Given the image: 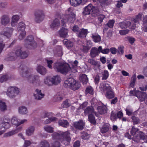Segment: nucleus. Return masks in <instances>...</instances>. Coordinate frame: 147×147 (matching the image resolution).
Returning a JSON list of instances; mask_svg holds the SVG:
<instances>
[{
    "instance_id": "nucleus-28",
    "label": "nucleus",
    "mask_w": 147,
    "mask_h": 147,
    "mask_svg": "<svg viewBox=\"0 0 147 147\" xmlns=\"http://www.w3.org/2000/svg\"><path fill=\"white\" fill-rule=\"evenodd\" d=\"M80 80L83 84H86L88 82V78L87 76L84 74H82L80 75Z\"/></svg>"
},
{
    "instance_id": "nucleus-5",
    "label": "nucleus",
    "mask_w": 147,
    "mask_h": 147,
    "mask_svg": "<svg viewBox=\"0 0 147 147\" xmlns=\"http://www.w3.org/2000/svg\"><path fill=\"white\" fill-rule=\"evenodd\" d=\"M19 92V91L18 88L15 87H12L8 89L7 94L10 98H13Z\"/></svg>"
},
{
    "instance_id": "nucleus-32",
    "label": "nucleus",
    "mask_w": 147,
    "mask_h": 147,
    "mask_svg": "<svg viewBox=\"0 0 147 147\" xmlns=\"http://www.w3.org/2000/svg\"><path fill=\"white\" fill-rule=\"evenodd\" d=\"M39 147H50V144L47 140H43L41 141L39 145Z\"/></svg>"
},
{
    "instance_id": "nucleus-38",
    "label": "nucleus",
    "mask_w": 147,
    "mask_h": 147,
    "mask_svg": "<svg viewBox=\"0 0 147 147\" xmlns=\"http://www.w3.org/2000/svg\"><path fill=\"white\" fill-rule=\"evenodd\" d=\"M52 78L51 77H48L44 79L45 83L48 86H51L52 85Z\"/></svg>"
},
{
    "instance_id": "nucleus-39",
    "label": "nucleus",
    "mask_w": 147,
    "mask_h": 147,
    "mask_svg": "<svg viewBox=\"0 0 147 147\" xmlns=\"http://www.w3.org/2000/svg\"><path fill=\"white\" fill-rule=\"evenodd\" d=\"M123 113L121 111H119L117 113V115L116 114L114 115V114L112 113L111 114V118L112 119H115L116 118V116H117V117L119 118H120L122 117L123 116Z\"/></svg>"
},
{
    "instance_id": "nucleus-34",
    "label": "nucleus",
    "mask_w": 147,
    "mask_h": 147,
    "mask_svg": "<svg viewBox=\"0 0 147 147\" xmlns=\"http://www.w3.org/2000/svg\"><path fill=\"white\" fill-rule=\"evenodd\" d=\"M26 28L25 24L22 22H20L18 25L17 29L18 31H25Z\"/></svg>"
},
{
    "instance_id": "nucleus-16",
    "label": "nucleus",
    "mask_w": 147,
    "mask_h": 147,
    "mask_svg": "<svg viewBox=\"0 0 147 147\" xmlns=\"http://www.w3.org/2000/svg\"><path fill=\"white\" fill-rule=\"evenodd\" d=\"M88 33L87 29L82 28L80 30L79 32L77 33V36L81 38L86 37Z\"/></svg>"
},
{
    "instance_id": "nucleus-8",
    "label": "nucleus",
    "mask_w": 147,
    "mask_h": 147,
    "mask_svg": "<svg viewBox=\"0 0 147 147\" xmlns=\"http://www.w3.org/2000/svg\"><path fill=\"white\" fill-rule=\"evenodd\" d=\"M13 30V29L12 28H5L1 32V34L7 38H9L11 37Z\"/></svg>"
},
{
    "instance_id": "nucleus-4",
    "label": "nucleus",
    "mask_w": 147,
    "mask_h": 147,
    "mask_svg": "<svg viewBox=\"0 0 147 147\" xmlns=\"http://www.w3.org/2000/svg\"><path fill=\"white\" fill-rule=\"evenodd\" d=\"M24 46L28 49H34L37 47V43L34 40L33 36L30 35L27 37L25 40Z\"/></svg>"
},
{
    "instance_id": "nucleus-24",
    "label": "nucleus",
    "mask_w": 147,
    "mask_h": 147,
    "mask_svg": "<svg viewBox=\"0 0 147 147\" xmlns=\"http://www.w3.org/2000/svg\"><path fill=\"white\" fill-rule=\"evenodd\" d=\"M131 24V23L130 22L125 21L119 23V25L121 28L123 29L127 28L130 26Z\"/></svg>"
},
{
    "instance_id": "nucleus-44",
    "label": "nucleus",
    "mask_w": 147,
    "mask_h": 147,
    "mask_svg": "<svg viewBox=\"0 0 147 147\" xmlns=\"http://www.w3.org/2000/svg\"><path fill=\"white\" fill-rule=\"evenodd\" d=\"M88 119L89 121L91 124L93 125L96 124V121L95 120L94 117L93 115H88Z\"/></svg>"
},
{
    "instance_id": "nucleus-43",
    "label": "nucleus",
    "mask_w": 147,
    "mask_h": 147,
    "mask_svg": "<svg viewBox=\"0 0 147 147\" xmlns=\"http://www.w3.org/2000/svg\"><path fill=\"white\" fill-rule=\"evenodd\" d=\"M7 110V106L5 102L0 100V110L3 111Z\"/></svg>"
},
{
    "instance_id": "nucleus-27",
    "label": "nucleus",
    "mask_w": 147,
    "mask_h": 147,
    "mask_svg": "<svg viewBox=\"0 0 147 147\" xmlns=\"http://www.w3.org/2000/svg\"><path fill=\"white\" fill-rule=\"evenodd\" d=\"M35 130V127L33 126H31L26 129V134L28 136L32 135Z\"/></svg>"
},
{
    "instance_id": "nucleus-31",
    "label": "nucleus",
    "mask_w": 147,
    "mask_h": 147,
    "mask_svg": "<svg viewBox=\"0 0 147 147\" xmlns=\"http://www.w3.org/2000/svg\"><path fill=\"white\" fill-rule=\"evenodd\" d=\"M63 99L62 95L59 93H58L56 95L54 96L53 100L55 102L59 101Z\"/></svg>"
},
{
    "instance_id": "nucleus-59",
    "label": "nucleus",
    "mask_w": 147,
    "mask_h": 147,
    "mask_svg": "<svg viewBox=\"0 0 147 147\" xmlns=\"http://www.w3.org/2000/svg\"><path fill=\"white\" fill-rule=\"evenodd\" d=\"M102 75V80H106L108 78L109 75L108 71L107 70H104Z\"/></svg>"
},
{
    "instance_id": "nucleus-25",
    "label": "nucleus",
    "mask_w": 147,
    "mask_h": 147,
    "mask_svg": "<svg viewBox=\"0 0 147 147\" xmlns=\"http://www.w3.org/2000/svg\"><path fill=\"white\" fill-rule=\"evenodd\" d=\"M105 96L109 99H111L113 98L115 96V93L113 90L112 89L106 92Z\"/></svg>"
},
{
    "instance_id": "nucleus-61",
    "label": "nucleus",
    "mask_w": 147,
    "mask_h": 147,
    "mask_svg": "<svg viewBox=\"0 0 147 147\" xmlns=\"http://www.w3.org/2000/svg\"><path fill=\"white\" fill-rule=\"evenodd\" d=\"M117 52L119 54L122 55L124 53V47L123 46L118 47L117 49Z\"/></svg>"
},
{
    "instance_id": "nucleus-23",
    "label": "nucleus",
    "mask_w": 147,
    "mask_h": 147,
    "mask_svg": "<svg viewBox=\"0 0 147 147\" xmlns=\"http://www.w3.org/2000/svg\"><path fill=\"white\" fill-rule=\"evenodd\" d=\"M98 112L100 114H104L107 111V107L105 106H98L97 107Z\"/></svg>"
},
{
    "instance_id": "nucleus-56",
    "label": "nucleus",
    "mask_w": 147,
    "mask_h": 147,
    "mask_svg": "<svg viewBox=\"0 0 147 147\" xmlns=\"http://www.w3.org/2000/svg\"><path fill=\"white\" fill-rule=\"evenodd\" d=\"M105 16L103 14H100L98 16V22L99 23L101 24L103 21V20L105 18Z\"/></svg>"
},
{
    "instance_id": "nucleus-41",
    "label": "nucleus",
    "mask_w": 147,
    "mask_h": 147,
    "mask_svg": "<svg viewBox=\"0 0 147 147\" xmlns=\"http://www.w3.org/2000/svg\"><path fill=\"white\" fill-rule=\"evenodd\" d=\"M19 113L22 114H25L27 113V109L26 107L22 106L20 107L19 109Z\"/></svg>"
},
{
    "instance_id": "nucleus-50",
    "label": "nucleus",
    "mask_w": 147,
    "mask_h": 147,
    "mask_svg": "<svg viewBox=\"0 0 147 147\" xmlns=\"http://www.w3.org/2000/svg\"><path fill=\"white\" fill-rule=\"evenodd\" d=\"M85 92L86 94L89 93L92 95L94 93L92 87L91 86H89L87 87L86 88Z\"/></svg>"
},
{
    "instance_id": "nucleus-63",
    "label": "nucleus",
    "mask_w": 147,
    "mask_h": 147,
    "mask_svg": "<svg viewBox=\"0 0 147 147\" xmlns=\"http://www.w3.org/2000/svg\"><path fill=\"white\" fill-rule=\"evenodd\" d=\"M131 119L134 123L135 124H138L139 122V119L138 118L134 116H133L132 117Z\"/></svg>"
},
{
    "instance_id": "nucleus-15",
    "label": "nucleus",
    "mask_w": 147,
    "mask_h": 147,
    "mask_svg": "<svg viewBox=\"0 0 147 147\" xmlns=\"http://www.w3.org/2000/svg\"><path fill=\"white\" fill-rule=\"evenodd\" d=\"M75 82V79L72 78H70L67 79L64 82V86L66 87H69L71 89V86L73 85L74 82Z\"/></svg>"
},
{
    "instance_id": "nucleus-19",
    "label": "nucleus",
    "mask_w": 147,
    "mask_h": 147,
    "mask_svg": "<svg viewBox=\"0 0 147 147\" xmlns=\"http://www.w3.org/2000/svg\"><path fill=\"white\" fill-rule=\"evenodd\" d=\"M68 32V31L67 29L62 28L59 30V34L61 37L64 38L67 37Z\"/></svg>"
},
{
    "instance_id": "nucleus-33",
    "label": "nucleus",
    "mask_w": 147,
    "mask_h": 147,
    "mask_svg": "<svg viewBox=\"0 0 147 147\" xmlns=\"http://www.w3.org/2000/svg\"><path fill=\"white\" fill-rule=\"evenodd\" d=\"M73 85L71 86V89L75 90L78 89L80 87V82H77L75 80Z\"/></svg>"
},
{
    "instance_id": "nucleus-45",
    "label": "nucleus",
    "mask_w": 147,
    "mask_h": 147,
    "mask_svg": "<svg viewBox=\"0 0 147 147\" xmlns=\"http://www.w3.org/2000/svg\"><path fill=\"white\" fill-rule=\"evenodd\" d=\"M109 130V126L108 125H104L100 129V132L102 134L105 133Z\"/></svg>"
},
{
    "instance_id": "nucleus-7",
    "label": "nucleus",
    "mask_w": 147,
    "mask_h": 147,
    "mask_svg": "<svg viewBox=\"0 0 147 147\" xmlns=\"http://www.w3.org/2000/svg\"><path fill=\"white\" fill-rule=\"evenodd\" d=\"M35 20L36 22L39 23L43 20L44 15L43 11L41 10H37L35 13Z\"/></svg>"
},
{
    "instance_id": "nucleus-55",
    "label": "nucleus",
    "mask_w": 147,
    "mask_h": 147,
    "mask_svg": "<svg viewBox=\"0 0 147 147\" xmlns=\"http://www.w3.org/2000/svg\"><path fill=\"white\" fill-rule=\"evenodd\" d=\"M140 139L143 140L145 142L147 143V135H145L142 132H140Z\"/></svg>"
},
{
    "instance_id": "nucleus-1",
    "label": "nucleus",
    "mask_w": 147,
    "mask_h": 147,
    "mask_svg": "<svg viewBox=\"0 0 147 147\" xmlns=\"http://www.w3.org/2000/svg\"><path fill=\"white\" fill-rule=\"evenodd\" d=\"M70 133L69 132H63L61 131L55 132L52 134V136L54 140H56L52 143L51 147H59L61 142L65 145H68L71 140L70 136Z\"/></svg>"
},
{
    "instance_id": "nucleus-11",
    "label": "nucleus",
    "mask_w": 147,
    "mask_h": 147,
    "mask_svg": "<svg viewBox=\"0 0 147 147\" xmlns=\"http://www.w3.org/2000/svg\"><path fill=\"white\" fill-rule=\"evenodd\" d=\"M93 6L91 4H90L85 7L84 9L82 14L84 16H86L90 14L93 9Z\"/></svg>"
},
{
    "instance_id": "nucleus-47",
    "label": "nucleus",
    "mask_w": 147,
    "mask_h": 147,
    "mask_svg": "<svg viewBox=\"0 0 147 147\" xmlns=\"http://www.w3.org/2000/svg\"><path fill=\"white\" fill-rule=\"evenodd\" d=\"M11 123L13 124L18 126L20 125V123L18 119L15 117H13L11 119Z\"/></svg>"
},
{
    "instance_id": "nucleus-48",
    "label": "nucleus",
    "mask_w": 147,
    "mask_h": 147,
    "mask_svg": "<svg viewBox=\"0 0 147 147\" xmlns=\"http://www.w3.org/2000/svg\"><path fill=\"white\" fill-rule=\"evenodd\" d=\"M45 130L49 133H52L53 132V128L50 126L46 125L44 127Z\"/></svg>"
},
{
    "instance_id": "nucleus-10",
    "label": "nucleus",
    "mask_w": 147,
    "mask_h": 147,
    "mask_svg": "<svg viewBox=\"0 0 147 147\" xmlns=\"http://www.w3.org/2000/svg\"><path fill=\"white\" fill-rule=\"evenodd\" d=\"M45 96L44 94L41 92V90L36 89L34 94V96L35 99L37 100H40Z\"/></svg>"
},
{
    "instance_id": "nucleus-51",
    "label": "nucleus",
    "mask_w": 147,
    "mask_h": 147,
    "mask_svg": "<svg viewBox=\"0 0 147 147\" xmlns=\"http://www.w3.org/2000/svg\"><path fill=\"white\" fill-rule=\"evenodd\" d=\"M21 54L22 55H21L20 56V57L22 59H24L28 57V53L25 51H22V53H21Z\"/></svg>"
},
{
    "instance_id": "nucleus-54",
    "label": "nucleus",
    "mask_w": 147,
    "mask_h": 147,
    "mask_svg": "<svg viewBox=\"0 0 147 147\" xmlns=\"http://www.w3.org/2000/svg\"><path fill=\"white\" fill-rule=\"evenodd\" d=\"M81 137L84 140L88 139L90 137L89 135L86 132H84L82 133Z\"/></svg>"
},
{
    "instance_id": "nucleus-12",
    "label": "nucleus",
    "mask_w": 147,
    "mask_h": 147,
    "mask_svg": "<svg viewBox=\"0 0 147 147\" xmlns=\"http://www.w3.org/2000/svg\"><path fill=\"white\" fill-rule=\"evenodd\" d=\"M146 94L145 92H141L138 90L136 92L135 96L138 97L140 101H145Z\"/></svg>"
},
{
    "instance_id": "nucleus-36",
    "label": "nucleus",
    "mask_w": 147,
    "mask_h": 147,
    "mask_svg": "<svg viewBox=\"0 0 147 147\" xmlns=\"http://www.w3.org/2000/svg\"><path fill=\"white\" fill-rule=\"evenodd\" d=\"M71 4L73 6H77L81 3V0H70Z\"/></svg>"
},
{
    "instance_id": "nucleus-9",
    "label": "nucleus",
    "mask_w": 147,
    "mask_h": 147,
    "mask_svg": "<svg viewBox=\"0 0 147 147\" xmlns=\"http://www.w3.org/2000/svg\"><path fill=\"white\" fill-rule=\"evenodd\" d=\"M85 123L82 120H80L78 121L75 122L74 123V127L79 130H82L85 126Z\"/></svg>"
},
{
    "instance_id": "nucleus-26",
    "label": "nucleus",
    "mask_w": 147,
    "mask_h": 147,
    "mask_svg": "<svg viewBox=\"0 0 147 147\" xmlns=\"http://www.w3.org/2000/svg\"><path fill=\"white\" fill-rule=\"evenodd\" d=\"M60 25V21L57 18L55 19L53 22L51 27L53 29H57Z\"/></svg>"
},
{
    "instance_id": "nucleus-6",
    "label": "nucleus",
    "mask_w": 147,
    "mask_h": 147,
    "mask_svg": "<svg viewBox=\"0 0 147 147\" xmlns=\"http://www.w3.org/2000/svg\"><path fill=\"white\" fill-rule=\"evenodd\" d=\"M65 19L64 20H61V22L63 23L62 26H64L65 24V21H66L68 23H73L75 21L76 18V16L75 14L73 12H71V13L67 14L65 16Z\"/></svg>"
},
{
    "instance_id": "nucleus-30",
    "label": "nucleus",
    "mask_w": 147,
    "mask_h": 147,
    "mask_svg": "<svg viewBox=\"0 0 147 147\" xmlns=\"http://www.w3.org/2000/svg\"><path fill=\"white\" fill-rule=\"evenodd\" d=\"M51 78H52V80H52V84L57 85L60 82L61 79L57 75L54 76L53 77H51Z\"/></svg>"
},
{
    "instance_id": "nucleus-49",
    "label": "nucleus",
    "mask_w": 147,
    "mask_h": 147,
    "mask_svg": "<svg viewBox=\"0 0 147 147\" xmlns=\"http://www.w3.org/2000/svg\"><path fill=\"white\" fill-rule=\"evenodd\" d=\"M20 32L18 38L20 40H22L25 37L26 32L25 31H21Z\"/></svg>"
},
{
    "instance_id": "nucleus-13",
    "label": "nucleus",
    "mask_w": 147,
    "mask_h": 147,
    "mask_svg": "<svg viewBox=\"0 0 147 147\" xmlns=\"http://www.w3.org/2000/svg\"><path fill=\"white\" fill-rule=\"evenodd\" d=\"M84 113L86 115L95 114V115L98 116V114L94 111L93 107L92 106L87 107L84 110Z\"/></svg>"
},
{
    "instance_id": "nucleus-60",
    "label": "nucleus",
    "mask_w": 147,
    "mask_h": 147,
    "mask_svg": "<svg viewBox=\"0 0 147 147\" xmlns=\"http://www.w3.org/2000/svg\"><path fill=\"white\" fill-rule=\"evenodd\" d=\"M138 129L137 128H135L133 127L131 131V134L132 135L134 136L136 134V133L138 131Z\"/></svg>"
},
{
    "instance_id": "nucleus-57",
    "label": "nucleus",
    "mask_w": 147,
    "mask_h": 147,
    "mask_svg": "<svg viewBox=\"0 0 147 147\" xmlns=\"http://www.w3.org/2000/svg\"><path fill=\"white\" fill-rule=\"evenodd\" d=\"M70 105L68 102V100H66L63 102L61 105V106L63 108H66L69 107Z\"/></svg>"
},
{
    "instance_id": "nucleus-37",
    "label": "nucleus",
    "mask_w": 147,
    "mask_h": 147,
    "mask_svg": "<svg viewBox=\"0 0 147 147\" xmlns=\"http://www.w3.org/2000/svg\"><path fill=\"white\" fill-rule=\"evenodd\" d=\"M59 125L64 127H67L69 125V123L66 120H61L59 121Z\"/></svg>"
},
{
    "instance_id": "nucleus-64",
    "label": "nucleus",
    "mask_w": 147,
    "mask_h": 147,
    "mask_svg": "<svg viewBox=\"0 0 147 147\" xmlns=\"http://www.w3.org/2000/svg\"><path fill=\"white\" fill-rule=\"evenodd\" d=\"M1 125L2 127L6 129H8L10 126L9 123H2L1 124Z\"/></svg>"
},
{
    "instance_id": "nucleus-46",
    "label": "nucleus",
    "mask_w": 147,
    "mask_h": 147,
    "mask_svg": "<svg viewBox=\"0 0 147 147\" xmlns=\"http://www.w3.org/2000/svg\"><path fill=\"white\" fill-rule=\"evenodd\" d=\"M100 14L99 10L97 9H94L93 7V9L92 11V16L95 17L98 16Z\"/></svg>"
},
{
    "instance_id": "nucleus-53",
    "label": "nucleus",
    "mask_w": 147,
    "mask_h": 147,
    "mask_svg": "<svg viewBox=\"0 0 147 147\" xmlns=\"http://www.w3.org/2000/svg\"><path fill=\"white\" fill-rule=\"evenodd\" d=\"M136 79V76L135 74L133 75L131 80L130 85L131 87H133L135 82Z\"/></svg>"
},
{
    "instance_id": "nucleus-62",
    "label": "nucleus",
    "mask_w": 147,
    "mask_h": 147,
    "mask_svg": "<svg viewBox=\"0 0 147 147\" xmlns=\"http://www.w3.org/2000/svg\"><path fill=\"white\" fill-rule=\"evenodd\" d=\"M21 53H22V50L21 48L17 49L15 53L16 56L20 57L21 55Z\"/></svg>"
},
{
    "instance_id": "nucleus-52",
    "label": "nucleus",
    "mask_w": 147,
    "mask_h": 147,
    "mask_svg": "<svg viewBox=\"0 0 147 147\" xmlns=\"http://www.w3.org/2000/svg\"><path fill=\"white\" fill-rule=\"evenodd\" d=\"M140 135L138 134L134 136L132 138L134 142L138 143L140 142Z\"/></svg>"
},
{
    "instance_id": "nucleus-2",
    "label": "nucleus",
    "mask_w": 147,
    "mask_h": 147,
    "mask_svg": "<svg viewBox=\"0 0 147 147\" xmlns=\"http://www.w3.org/2000/svg\"><path fill=\"white\" fill-rule=\"evenodd\" d=\"M20 73L22 76L26 77L28 82L36 86H39L41 84V82L40 79V77L38 75H32L28 76V68L24 65H21L20 67Z\"/></svg>"
},
{
    "instance_id": "nucleus-22",
    "label": "nucleus",
    "mask_w": 147,
    "mask_h": 147,
    "mask_svg": "<svg viewBox=\"0 0 147 147\" xmlns=\"http://www.w3.org/2000/svg\"><path fill=\"white\" fill-rule=\"evenodd\" d=\"M63 43L68 49L71 48L73 47L74 45L73 42L67 39H65L63 40Z\"/></svg>"
},
{
    "instance_id": "nucleus-18",
    "label": "nucleus",
    "mask_w": 147,
    "mask_h": 147,
    "mask_svg": "<svg viewBox=\"0 0 147 147\" xmlns=\"http://www.w3.org/2000/svg\"><path fill=\"white\" fill-rule=\"evenodd\" d=\"M142 14L141 13H139L138 15L136 16L135 18L134 19L132 20L133 22L135 24H134V25L132 26V28L134 29H135L134 27H136V24H138L139 23V21L141 20V18Z\"/></svg>"
},
{
    "instance_id": "nucleus-14",
    "label": "nucleus",
    "mask_w": 147,
    "mask_h": 147,
    "mask_svg": "<svg viewBox=\"0 0 147 147\" xmlns=\"http://www.w3.org/2000/svg\"><path fill=\"white\" fill-rule=\"evenodd\" d=\"M9 16L6 15H3L1 18V22L2 25L4 26L7 25L10 22Z\"/></svg>"
},
{
    "instance_id": "nucleus-42",
    "label": "nucleus",
    "mask_w": 147,
    "mask_h": 147,
    "mask_svg": "<svg viewBox=\"0 0 147 147\" xmlns=\"http://www.w3.org/2000/svg\"><path fill=\"white\" fill-rule=\"evenodd\" d=\"M102 88L106 92L112 89L111 86L107 83H104L102 86Z\"/></svg>"
},
{
    "instance_id": "nucleus-29",
    "label": "nucleus",
    "mask_w": 147,
    "mask_h": 147,
    "mask_svg": "<svg viewBox=\"0 0 147 147\" xmlns=\"http://www.w3.org/2000/svg\"><path fill=\"white\" fill-rule=\"evenodd\" d=\"M16 59V57L15 53L13 52L9 53L6 59L7 61H13Z\"/></svg>"
},
{
    "instance_id": "nucleus-3",
    "label": "nucleus",
    "mask_w": 147,
    "mask_h": 147,
    "mask_svg": "<svg viewBox=\"0 0 147 147\" xmlns=\"http://www.w3.org/2000/svg\"><path fill=\"white\" fill-rule=\"evenodd\" d=\"M53 68L58 72L66 74L71 69L69 65L66 63H57L54 64Z\"/></svg>"
},
{
    "instance_id": "nucleus-35",
    "label": "nucleus",
    "mask_w": 147,
    "mask_h": 147,
    "mask_svg": "<svg viewBox=\"0 0 147 147\" xmlns=\"http://www.w3.org/2000/svg\"><path fill=\"white\" fill-rule=\"evenodd\" d=\"M91 37L93 41L95 42H98L100 41V37L98 34H92Z\"/></svg>"
},
{
    "instance_id": "nucleus-40",
    "label": "nucleus",
    "mask_w": 147,
    "mask_h": 147,
    "mask_svg": "<svg viewBox=\"0 0 147 147\" xmlns=\"http://www.w3.org/2000/svg\"><path fill=\"white\" fill-rule=\"evenodd\" d=\"M18 131L17 129H16L15 130H12L11 131H10L7 133H5L4 134V137H7L9 136H12L18 132Z\"/></svg>"
},
{
    "instance_id": "nucleus-58",
    "label": "nucleus",
    "mask_w": 147,
    "mask_h": 147,
    "mask_svg": "<svg viewBox=\"0 0 147 147\" xmlns=\"http://www.w3.org/2000/svg\"><path fill=\"white\" fill-rule=\"evenodd\" d=\"M5 44L2 38H0V53H1L5 47Z\"/></svg>"
},
{
    "instance_id": "nucleus-17",
    "label": "nucleus",
    "mask_w": 147,
    "mask_h": 147,
    "mask_svg": "<svg viewBox=\"0 0 147 147\" xmlns=\"http://www.w3.org/2000/svg\"><path fill=\"white\" fill-rule=\"evenodd\" d=\"M63 54L62 48L61 46H58L56 47L55 50V55L57 56L61 57Z\"/></svg>"
},
{
    "instance_id": "nucleus-20",
    "label": "nucleus",
    "mask_w": 147,
    "mask_h": 147,
    "mask_svg": "<svg viewBox=\"0 0 147 147\" xmlns=\"http://www.w3.org/2000/svg\"><path fill=\"white\" fill-rule=\"evenodd\" d=\"M98 49L96 47L92 48L90 51V55L92 58H94L98 56L99 53Z\"/></svg>"
},
{
    "instance_id": "nucleus-21",
    "label": "nucleus",
    "mask_w": 147,
    "mask_h": 147,
    "mask_svg": "<svg viewBox=\"0 0 147 147\" xmlns=\"http://www.w3.org/2000/svg\"><path fill=\"white\" fill-rule=\"evenodd\" d=\"M37 72L41 75H44L47 73V70L46 68L41 65H38L36 68Z\"/></svg>"
}]
</instances>
